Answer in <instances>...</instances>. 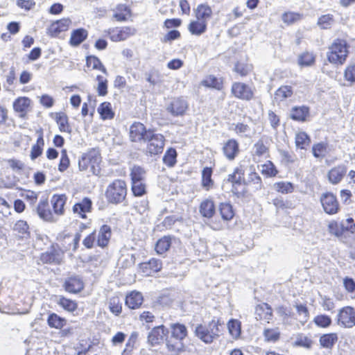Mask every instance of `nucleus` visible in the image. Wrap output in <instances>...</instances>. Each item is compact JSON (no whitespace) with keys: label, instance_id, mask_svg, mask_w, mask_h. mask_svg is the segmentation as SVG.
Instances as JSON below:
<instances>
[{"label":"nucleus","instance_id":"nucleus-1","mask_svg":"<svg viewBox=\"0 0 355 355\" xmlns=\"http://www.w3.org/2000/svg\"><path fill=\"white\" fill-rule=\"evenodd\" d=\"M127 195V187L125 181L115 180L107 188L105 196L109 202L119 204L122 202Z\"/></svg>","mask_w":355,"mask_h":355},{"label":"nucleus","instance_id":"nucleus-2","mask_svg":"<svg viewBox=\"0 0 355 355\" xmlns=\"http://www.w3.org/2000/svg\"><path fill=\"white\" fill-rule=\"evenodd\" d=\"M219 321L213 320L207 326L199 324L196 327V336L207 344L211 343L219 337Z\"/></svg>","mask_w":355,"mask_h":355},{"label":"nucleus","instance_id":"nucleus-3","mask_svg":"<svg viewBox=\"0 0 355 355\" xmlns=\"http://www.w3.org/2000/svg\"><path fill=\"white\" fill-rule=\"evenodd\" d=\"M348 54L347 42L343 40H336L329 47L327 58L330 62L342 64Z\"/></svg>","mask_w":355,"mask_h":355},{"label":"nucleus","instance_id":"nucleus-4","mask_svg":"<svg viewBox=\"0 0 355 355\" xmlns=\"http://www.w3.org/2000/svg\"><path fill=\"white\" fill-rule=\"evenodd\" d=\"M100 161V156L95 151L84 154L78 161L79 169L80 171H88L92 174L97 175Z\"/></svg>","mask_w":355,"mask_h":355},{"label":"nucleus","instance_id":"nucleus-5","mask_svg":"<svg viewBox=\"0 0 355 355\" xmlns=\"http://www.w3.org/2000/svg\"><path fill=\"white\" fill-rule=\"evenodd\" d=\"M164 137L161 134L155 133L153 130L147 135L144 142H147V153L152 155L162 153L164 146Z\"/></svg>","mask_w":355,"mask_h":355},{"label":"nucleus","instance_id":"nucleus-6","mask_svg":"<svg viewBox=\"0 0 355 355\" xmlns=\"http://www.w3.org/2000/svg\"><path fill=\"white\" fill-rule=\"evenodd\" d=\"M320 202L324 212L329 215L338 213L340 209L336 196L331 193H323L320 197Z\"/></svg>","mask_w":355,"mask_h":355},{"label":"nucleus","instance_id":"nucleus-7","mask_svg":"<svg viewBox=\"0 0 355 355\" xmlns=\"http://www.w3.org/2000/svg\"><path fill=\"white\" fill-rule=\"evenodd\" d=\"M231 92L234 96L244 101H250L254 96L252 88L243 83H234L232 85Z\"/></svg>","mask_w":355,"mask_h":355},{"label":"nucleus","instance_id":"nucleus-8","mask_svg":"<svg viewBox=\"0 0 355 355\" xmlns=\"http://www.w3.org/2000/svg\"><path fill=\"white\" fill-rule=\"evenodd\" d=\"M151 131L150 129L147 130L143 123L135 122L130 127V139L133 142H144Z\"/></svg>","mask_w":355,"mask_h":355},{"label":"nucleus","instance_id":"nucleus-9","mask_svg":"<svg viewBox=\"0 0 355 355\" xmlns=\"http://www.w3.org/2000/svg\"><path fill=\"white\" fill-rule=\"evenodd\" d=\"M38 216L43 220L47 222H55L58 218L55 217L53 211L50 209V206L46 198L41 199L35 208Z\"/></svg>","mask_w":355,"mask_h":355},{"label":"nucleus","instance_id":"nucleus-10","mask_svg":"<svg viewBox=\"0 0 355 355\" xmlns=\"http://www.w3.org/2000/svg\"><path fill=\"white\" fill-rule=\"evenodd\" d=\"M63 252L52 246L46 252L42 253L40 256V260L44 263L60 264L63 258Z\"/></svg>","mask_w":355,"mask_h":355},{"label":"nucleus","instance_id":"nucleus-11","mask_svg":"<svg viewBox=\"0 0 355 355\" xmlns=\"http://www.w3.org/2000/svg\"><path fill=\"white\" fill-rule=\"evenodd\" d=\"M188 108V103L182 98H175L172 99L167 107V111L173 116H182Z\"/></svg>","mask_w":355,"mask_h":355},{"label":"nucleus","instance_id":"nucleus-12","mask_svg":"<svg viewBox=\"0 0 355 355\" xmlns=\"http://www.w3.org/2000/svg\"><path fill=\"white\" fill-rule=\"evenodd\" d=\"M67 200V197L64 194H54L51 198L53 211L58 218L59 216L64 214V205Z\"/></svg>","mask_w":355,"mask_h":355},{"label":"nucleus","instance_id":"nucleus-13","mask_svg":"<svg viewBox=\"0 0 355 355\" xmlns=\"http://www.w3.org/2000/svg\"><path fill=\"white\" fill-rule=\"evenodd\" d=\"M92 202L90 198L85 197L81 201L76 202L72 208L73 214L82 218H86V214L91 212Z\"/></svg>","mask_w":355,"mask_h":355},{"label":"nucleus","instance_id":"nucleus-14","mask_svg":"<svg viewBox=\"0 0 355 355\" xmlns=\"http://www.w3.org/2000/svg\"><path fill=\"white\" fill-rule=\"evenodd\" d=\"M136 29L130 26H125L120 29L112 30L110 32V39L113 42L123 41L135 35Z\"/></svg>","mask_w":355,"mask_h":355},{"label":"nucleus","instance_id":"nucleus-15","mask_svg":"<svg viewBox=\"0 0 355 355\" xmlns=\"http://www.w3.org/2000/svg\"><path fill=\"white\" fill-rule=\"evenodd\" d=\"M166 335L164 327L163 325H157L153 328L152 331L148 336V342L152 346L160 343Z\"/></svg>","mask_w":355,"mask_h":355},{"label":"nucleus","instance_id":"nucleus-16","mask_svg":"<svg viewBox=\"0 0 355 355\" xmlns=\"http://www.w3.org/2000/svg\"><path fill=\"white\" fill-rule=\"evenodd\" d=\"M347 173V168L343 165H338L332 168L327 173V178L330 183L338 184Z\"/></svg>","mask_w":355,"mask_h":355},{"label":"nucleus","instance_id":"nucleus-17","mask_svg":"<svg viewBox=\"0 0 355 355\" xmlns=\"http://www.w3.org/2000/svg\"><path fill=\"white\" fill-rule=\"evenodd\" d=\"M162 263L160 260L152 258L148 261L142 263L140 268L146 275H151L162 269Z\"/></svg>","mask_w":355,"mask_h":355},{"label":"nucleus","instance_id":"nucleus-18","mask_svg":"<svg viewBox=\"0 0 355 355\" xmlns=\"http://www.w3.org/2000/svg\"><path fill=\"white\" fill-rule=\"evenodd\" d=\"M224 155L229 160H233L239 152V143L235 139H229L223 147Z\"/></svg>","mask_w":355,"mask_h":355},{"label":"nucleus","instance_id":"nucleus-19","mask_svg":"<svg viewBox=\"0 0 355 355\" xmlns=\"http://www.w3.org/2000/svg\"><path fill=\"white\" fill-rule=\"evenodd\" d=\"M144 301L143 295L140 292L132 291L125 297V304L130 309L140 308Z\"/></svg>","mask_w":355,"mask_h":355},{"label":"nucleus","instance_id":"nucleus-20","mask_svg":"<svg viewBox=\"0 0 355 355\" xmlns=\"http://www.w3.org/2000/svg\"><path fill=\"white\" fill-rule=\"evenodd\" d=\"M112 236L111 227L107 225H103L98 230L96 243L97 245L104 248L107 245Z\"/></svg>","mask_w":355,"mask_h":355},{"label":"nucleus","instance_id":"nucleus-21","mask_svg":"<svg viewBox=\"0 0 355 355\" xmlns=\"http://www.w3.org/2000/svg\"><path fill=\"white\" fill-rule=\"evenodd\" d=\"M70 24L71 21L69 19H62L53 22L49 28V33L53 37H56L61 32L67 31Z\"/></svg>","mask_w":355,"mask_h":355},{"label":"nucleus","instance_id":"nucleus-22","mask_svg":"<svg viewBox=\"0 0 355 355\" xmlns=\"http://www.w3.org/2000/svg\"><path fill=\"white\" fill-rule=\"evenodd\" d=\"M84 287L83 281L78 277H71L65 280V290L69 293H76Z\"/></svg>","mask_w":355,"mask_h":355},{"label":"nucleus","instance_id":"nucleus-23","mask_svg":"<svg viewBox=\"0 0 355 355\" xmlns=\"http://www.w3.org/2000/svg\"><path fill=\"white\" fill-rule=\"evenodd\" d=\"M31 104V100L27 97H19L13 103V107L15 112L20 113L19 116L24 117Z\"/></svg>","mask_w":355,"mask_h":355},{"label":"nucleus","instance_id":"nucleus-24","mask_svg":"<svg viewBox=\"0 0 355 355\" xmlns=\"http://www.w3.org/2000/svg\"><path fill=\"white\" fill-rule=\"evenodd\" d=\"M200 214L207 218L213 217L216 212L215 205L211 199H206L203 200L200 205Z\"/></svg>","mask_w":355,"mask_h":355},{"label":"nucleus","instance_id":"nucleus-25","mask_svg":"<svg viewBox=\"0 0 355 355\" xmlns=\"http://www.w3.org/2000/svg\"><path fill=\"white\" fill-rule=\"evenodd\" d=\"M207 26V21H200L196 19L189 23L188 30L192 35L200 36L206 32Z\"/></svg>","mask_w":355,"mask_h":355},{"label":"nucleus","instance_id":"nucleus-26","mask_svg":"<svg viewBox=\"0 0 355 355\" xmlns=\"http://www.w3.org/2000/svg\"><path fill=\"white\" fill-rule=\"evenodd\" d=\"M196 18L200 21H207L211 18L212 10L207 4H200L195 10Z\"/></svg>","mask_w":355,"mask_h":355},{"label":"nucleus","instance_id":"nucleus-27","mask_svg":"<svg viewBox=\"0 0 355 355\" xmlns=\"http://www.w3.org/2000/svg\"><path fill=\"white\" fill-rule=\"evenodd\" d=\"M338 320L345 327H352L355 325V312H339Z\"/></svg>","mask_w":355,"mask_h":355},{"label":"nucleus","instance_id":"nucleus-28","mask_svg":"<svg viewBox=\"0 0 355 355\" xmlns=\"http://www.w3.org/2000/svg\"><path fill=\"white\" fill-rule=\"evenodd\" d=\"M87 32L84 28H78L74 30L71 33L70 38V44L73 46H78L81 44L87 37Z\"/></svg>","mask_w":355,"mask_h":355},{"label":"nucleus","instance_id":"nucleus-29","mask_svg":"<svg viewBox=\"0 0 355 355\" xmlns=\"http://www.w3.org/2000/svg\"><path fill=\"white\" fill-rule=\"evenodd\" d=\"M309 108L306 106L295 107L291 111V118L295 121H304L309 115Z\"/></svg>","mask_w":355,"mask_h":355},{"label":"nucleus","instance_id":"nucleus-30","mask_svg":"<svg viewBox=\"0 0 355 355\" xmlns=\"http://www.w3.org/2000/svg\"><path fill=\"white\" fill-rule=\"evenodd\" d=\"M130 16V8L124 4H119L114 10V18L119 21H126Z\"/></svg>","mask_w":355,"mask_h":355},{"label":"nucleus","instance_id":"nucleus-31","mask_svg":"<svg viewBox=\"0 0 355 355\" xmlns=\"http://www.w3.org/2000/svg\"><path fill=\"white\" fill-rule=\"evenodd\" d=\"M293 93V89L291 86L283 85L275 92L274 98L276 101H284L290 98Z\"/></svg>","mask_w":355,"mask_h":355},{"label":"nucleus","instance_id":"nucleus-32","mask_svg":"<svg viewBox=\"0 0 355 355\" xmlns=\"http://www.w3.org/2000/svg\"><path fill=\"white\" fill-rule=\"evenodd\" d=\"M243 183L247 185H252L253 189L258 191L261 189L262 183L259 175L255 172H250L246 180H243Z\"/></svg>","mask_w":355,"mask_h":355},{"label":"nucleus","instance_id":"nucleus-33","mask_svg":"<svg viewBox=\"0 0 355 355\" xmlns=\"http://www.w3.org/2000/svg\"><path fill=\"white\" fill-rule=\"evenodd\" d=\"M171 239L170 236H165L159 239L155 245L157 253L162 254L168 250L171 245Z\"/></svg>","mask_w":355,"mask_h":355},{"label":"nucleus","instance_id":"nucleus-34","mask_svg":"<svg viewBox=\"0 0 355 355\" xmlns=\"http://www.w3.org/2000/svg\"><path fill=\"white\" fill-rule=\"evenodd\" d=\"M55 121L61 132L70 133L71 129L68 123V117L63 112L56 113Z\"/></svg>","mask_w":355,"mask_h":355},{"label":"nucleus","instance_id":"nucleus-35","mask_svg":"<svg viewBox=\"0 0 355 355\" xmlns=\"http://www.w3.org/2000/svg\"><path fill=\"white\" fill-rule=\"evenodd\" d=\"M172 336L178 340H182L187 336V330L184 324L179 323L171 325Z\"/></svg>","mask_w":355,"mask_h":355},{"label":"nucleus","instance_id":"nucleus-36","mask_svg":"<svg viewBox=\"0 0 355 355\" xmlns=\"http://www.w3.org/2000/svg\"><path fill=\"white\" fill-rule=\"evenodd\" d=\"M98 112L104 120L113 119L114 116L112 105L109 102L102 103L98 108Z\"/></svg>","mask_w":355,"mask_h":355},{"label":"nucleus","instance_id":"nucleus-37","mask_svg":"<svg viewBox=\"0 0 355 355\" xmlns=\"http://www.w3.org/2000/svg\"><path fill=\"white\" fill-rule=\"evenodd\" d=\"M44 145V141L42 134L38 137L36 144H35L31 150V158L34 160L37 158L42 153L43 146Z\"/></svg>","mask_w":355,"mask_h":355},{"label":"nucleus","instance_id":"nucleus-38","mask_svg":"<svg viewBox=\"0 0 355 355\" xmlns=\"http://www.w3.org/2000/svg\"><path fill=\"white\" fill-rule=\"evenodd\" d=\"M311 143L309 135L304 132H300L295 135V145L301 149H306Z\"/></svg>","mask_w":355,"mask_h":355},{"label":"nucleus","instance_id":"nucleus-39","mask_svg":"<svg viewBox=\"0 0 355 355\" xmlns=\"http://www.w3.org/2000/svg\"><path fill=\"white\" fill-rule=\"evenodd\" d=\"M219 211L222 218L225 220H231L234 215L232 206L230 203H220L219 206Z\"/></svg>","mask_w":355,"mask_h":355},{"label":"nucleus","instance_id":"nucleus-40","mask_svg":"<svg viewBox=\"0 0 355 355\" xmlns=\"http://www.w3.org/2000/svg\"><path fill=\"white\" fill-rule=\"evenodd\" d=\"M338 337L335 334H324L320 338V345L325 348H331L337 341Z\"/></svg>","mask_w":355,"mask_h":355},{"label":"nucleus","instance_id":"nucleus-41","mask_svg":"<svg viewBox=\"0 0 355 355\" xmlns=\"http://www.w3.org/2000/svg\"><path fill=\"white\" fill-rule=\"evenodd\" d=\"M212 170L209 167H205L202 171V185L206 188L207 190L213 185L211 180Z\"/></svg>","mask_w":355,"mask_h":355},{"label":"nucleus","instance_id":"nucleus-42","mask_svg":"<svg viewBox=\"0 0 355 355\" xmlns=\"http://www.w3.org/2000/svg\"><path fill=\"white\" fill-rule=\"evenodd\" d=\"M132 182L144 181L146 176L145 170L139 166H134L130 172Z\"/></svg>","mask_w":355,"mask_h":355},{"label":"nucleus","instance_id":"nucleus-43","mask_svg":"<svg viewBox=\"0 0 355 355\" xmlns=\"http://www.w3.org/2000/svg\"><path fill=\"white\" fill-rule=\"evenodd\" d=\"M273 188L277 191L282 193H291L294 191V186L288 182H279L275 183Z\"/></svg>","mask_w":355,"mask_h":355},{"label":"nucleus","instance_id":"nucleus-44","mask_svg":"<svg viewBox=\"0 0 355 355\" xmlns=\"http://www.w3.org/2000/svg\"><path fill=\"white\" fill-rule=\"evenodd\" d=\"M302 18V15L298 12H287L282 15V21L288 24L291 25L300 21Z\"/></svg>","mask_w":355,"mask_h":355},{"label":"nucleus","instance_id":"nucleus-45","mask_svg":"<svg viewBox=\"0 0 355 355\" xmlns=\"http://www.w3.org/2000/svg\"><path fill=\"white\" fill-rule=\"evenodd\" d=\"M14 230L17 232L21 237H26L29 235V227L25 220H18L14 225Z\"/></svg>","mask_w":355,"mask_h":355},{"label":"nucleus","instance_id":"nucleus-46","mask_svg":"<svg viewBox=\"0 0 355 355\" xmlns=\"http://www.w3.org/2000/svg\"><path fill=\"white\" fill-rule=\"evenodd\" d=\"M132 191L135 196H142L146 193L144 181L132 182Z\"/></svg>","mask_w":355,"mask_h":355},{"label":"nucleus","instance_id":"nucleus-47","mask_svg":"<svg viewBox=\"0 0 355 355\" xmlns=\"http://www.w3.org/2000/svg\"><path fill=\"white\" fill-rule=\"evenodd\" d=\"M177 153L174 148H169L164 155L163 162L169 167H172L176 163Z\"/></svg>","mask_w":355,"mask_h":355},{"label":"nucleus","instance_id":"nucleus-48","mask_svg":"<svg viewBox=\"0 0 355 355\" xmlns=\"http://www.w3.org/2000/svg\"><path fill=\"white\" fill-rule=\"evenodd\" d=\"M243 175H244L243 170L241 168H235L233 173L230 174L228 175L227 180L232 183L241 184L242 182H243V180H244Z\"/></svg>","mask_w":355,"mask_h":355},{"label":"nucleus","instance_id":"nucleus-49","mask_svg":"<svg viewBox=\"0 0 355 355\" xmlns=\"http://www.w3.org/2000/svg\"><path fill=\"white\" fill-rule=\"evenodd\" d=\"M263 336L266 342L275 343L279 339L280 333L277 329H267L263 331Z\"/></svg>","mask_w":355,"mask_h":355},{"label":"nucleus","instance_id":"nucleus-50","mask_svg":"<svg viewBox=\"0 0 355 355\" xmlns=\"http://www.w3.org/2000/svg\"><path fill=\"white\" fill-rule=\"evenodd\" d=\"M48 324L51 327L59 329L64 326L65 324V320L53 313L48 318Z\"/></svg>","mask_w":355,"mask_h":355},{"label":"nucleus","instance_id":"nucleus-51","mask_svg":"<svg viewBox=\"0 0 355 355\" xmlns=\"http://www.w3.org/2000/svg\"><path fill=\"white\" fill-rule=\"evenodd\" d=\"M87 64L88 67H92L94 69H99L103 73H107V70L101 60L95 56H88L87 58Z\"/></svg>","mask_w":355,"mask_h":355},{"label":"nucleus","instance_id":"nucleus-52","mask_svg":"<svg viewBox=\"0 0 355 355\" xmlns=\"http://www.w3.org/2000/svg\"><path fill=\"white\" fill-rule=\"evenodd\" d=\"M313 155L316 158H322L325 156L327 153V144L323 142H320L314 144L312 147Z\"/></svg>","mask_w":355,"mask_h":355},{"label":"nucleus","instance_id":"nucleus-53","mask_svg":"<svg viewBox=\"0 0 355 355\" xmlns=\"http://www.w3.org/2000/svg\"><path fill=\"white\" fill-rule=\"evenodd\" d=\"M315 62V57L313 53L306 52L299 56L298 63L301 66H311Z\"/></svg>","mask_w":355,"mask_h":355},{"label":"nucleus","instance_id":"nucleus-54","mask_svg":"<svg viewBox=\"0 0 355 355\" xmlns=\"http://www.w3.org/2000/svg\"><path fill=\"white\" fill-rule=\"evenodd\" d=\"M98 82L97 92L99 96H105L107 94V80L103 76L98 75L96 77Z\"/></svg>","mask_w":355,"mask_h":355},{"label":"nucleus","instance_id":"nucleus-55","mask_svg":"<svg viewBox=\"0 0 355 355\" xmlns=\"http://www.w3.org/2000/svg\"><path fill=\"white\" fill-rule=\"evenodd\" d=\"M312 341L306 336L303 335H298L293 343L295 347H302L305 348H310Z\"/></svg>","mask_w":355,"mask_h":355},{"label":"nucleus","instance_id":"nucleus-56","mask_svg":"<svg viewBox=\"0 0 355 355\" xmlns=\"http://www.w3.org/2000/svg\"><path fill=\"white\" fill-rule=\"evenodd\" d=\"M203 83L205 86L213 87L216 89H221L222 82L214 76H209L204 81Z\"/></svg>","mask_w":355,"mask_h":355},{"label":"nucleus","instance_id":"nucleus-57","mask_svg":"<svg viewBox=\"0 0 355 355\" xmlns=\"http://www.w3.org/2000/svg\"><path fill=\"white\" fill-rule=\"evenodd\" d=\"M261 173L268 176L272 177L277 175V171L275 168V165L270 161H268L266 164L261 166Z\"/></svg>","mask_w":355,"mask_h":355},{"label":"nucleus","instance_id":"nucleus-58","mask_svg":"<svg viewBox=\"0 0 355 355\" xmlns=\"http://www.w3.org/2000/svg\"><path fill=\"white\" fill-rule=\"evenodd\" d=\"M328 229L331 234L336 236H340L345 230L344 224L340 225L338 223L333 221L329 224Z\"/></svg>","mask_w":355,"mask_h":355},{"label":"nucleus","instance_id":"nucleus-59","mask_svg":"<svg viewBox=\"0 0 355 355\" xmlns=\"http://www.w3.org/2000/svg\"><path fill=\"white\" fill-rule=\"evenodd\" d=\"M58 304L65 311H75L76 309V303L64 297H60L58 300Z\"/></svg>","mask_w":355,"mask_h":355},{"label":"nucleus","instance_id":"nucleus-60","mask_svg":"<svg viewBox=\"0 0 355 355\" xmlns=\"http://www.w3.org/2000/svg\"><path fill=\"white\" fill-rule=\"evenodd\" d=\"M234 125V130L238 135L241 136L248 137L250 133V128L247 124H244L243 123H238L236 124H232Z\"/></svg>","mask_w":355,"mask_h":355},{"label":"nucleus","instance_id":"nucleus-61","mask_svg":"<svg viewBox=\"0 0 355 355\" xmlns=\"http://www.w3.org/2000/svg\"><path fill=\"white\" fill-rule=\"evenodd\" d=\"M228 329L230 334L236 338L240 335L241 329H240V322L237 320H230L228 323Z\"/></svg>","mask_w":355,"mask_h":355},{"label":"nucleus","instance_id":"nucleus-62","mask_svg":"<svg viewBox=\"0 0 355 355\" xmlns=\"http://www.w3.org/2000/svg\"><path fill=\"white\" fill-rule=\"evenodd\" d=\"M345 79L351 83H355V64L348 65L344 71Z\"/></svg>","mask_w":355,"mask_h":355},{"label":"nucleus","instance_id":"nucleus-63","mask_svg":"<svg viewBox=\"0 0 355 355\" xmlns=\"http://www.w3.org/2000/svg\"><path fill=\"white\" fill-rule=\"evenodd\" d=\"M334 19L329 14L321 16L318 21V24L323 29L328 28L333 23Z\"/></svg>","mask_w":355,"mask_h":355},{"label":"nucleus","instance_id":"nucleus-64","mask_svg":"<svg viewBox=\"0 0 355 355\" xmlns=\"http://www.w3.org/2000/svg\"><path fill=\"white\" fill-rule=\"evenodd\" d=\"M69 165V159L68 158L66 150H62L61 152V157L58 165V170L60 172L64 171Z\"/></svg>","mask_w":355,"mask_h":355}]
</instances>
